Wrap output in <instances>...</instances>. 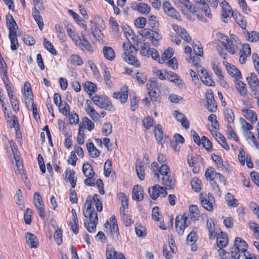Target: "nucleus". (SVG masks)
Listing matches in <instances>:
<instances>
[{"label":"nucleus","mask_w":259,"mask_h":259,"mask_svg":"<svg viewBox=\"0 0 259 259\" xmlns=\"http://www.w3.org/2000/svg\"><path fill=\"white\" fill-rule=\"evenodd\" d=\"M92 198L91 196L87 197L84 206L87 209L83 210V215L85 218H89L90 222L88 224L84 222V225L88 231L90 233L95 231L97 224H98V215L94 208L92 207Z\"/></svg>","instance_id":"1"},{"label":"nucleus","mask_w":259,"mask_h":259,"mask_svg":"<svg viewBox=\"0 0 259 259\" xmlns=\"http://www.w3.org/2000/svg\"><path fill=\"white\" fill-rule=\"evenodd\" d=\"M123 50L124 51V60L128 64L135 66L137 67L141 66V63L137 58L134 56V54L137 53L138 50L134 46H128L123 43L122 45Z\"/></svg>","instance_id":"2"},{"label":"nucleus","mask_w":259,"mask_h":259,"mask_svg":"<svg viewBox=\"0 0 259 259\" xmlns=\"http://www.w3.org/2000/svg\"><path fill=\"white\" fill-rule=\"evenodd\" d=\"M187 219L188 217L185 213L182 215L177 216L176 218V230L180 235L183 234L185 229L190 224L187 222Z\"/></svg>","instance_id":"3"},{"label":"nucleus","mask_w":259,"mask_h":259,"mask_svg":"<svg viewBox=\"0 0 259 259\" xmlns=\"http://www.w3.org/2000/svg\"><path fill=\"white\" fill-rule=\"evenodd\" d=\"M92 100L94 104L100 108L109 110H111L113 108L110 101L106 97L95 96L92 97Z\"/></svg>","instance_id":"4"},{"label":"nucleus","mask_w":259,"mask_h":259,"mask_svg":"<svg viewBox=\"0 0 259 259\" xmlns=\"http://www.w3.org/2000/svg\"><path fill=\"white\" fill-rule=\"evenodd\" d=\"M222 7V19L224 22H227V17L230 16L235 17L236 14H234L231 10V8L225 0H219Z\"/></svg>","instance_id":"5"},{"label":"nucleus","mask_w":259,"mask_h":259,"mask_svg":"<svg viewBox=\"0 0 259 259\" xmlns=\"http://www.w3.org/2000/svg\"><path fill=\"white\" fill-rule=\"evenodd\" d=\"M149 193L153 199H156L158 197H164L167 194L165 190L158 185H155L149 189Z\"/></svg>","instance_id":"6"},{"label":"nucleus","mask_w":259,"mask_h":259,"mask_svg":"<svg viewBox=\"0 0 259 259\" xmlns=\"http://www.w3.org/2000/svg\"><path fill=\"white\" fill-rule=\"evenodd\" d=\"M35 206L38 210L39 217L44 219L45 217L44 204L42 198L38 192H35L33 196Z\"/></svg>","instance_id":"7"},{"label":"nucleus","mask_w":259,"mask_h":259,"mask_svg":"<svg viewBox=\"0 0 259 259\" xmlns=\"http://www.w3.org/2000/svg\"><path fill=\"white\" fill-rule=\"evenodd\" d=\"M231 39H229L227 41L223 42V45L229 53L234 54L237 49V37L233 34L231 35Z\"/></svg>","instance_id":"8"},{"label":"nucleus","mask_w":259,"mask_h":259,"mask_svg":"<svg viewBox=\"0 0 259 259\" xmlns=\"http://www.w3.org/2000/svg\"><path fill=\"white\" fill-rule=\"evenodd\" d=\"M162 7L164 12L168 16L172 18L180 20L179 12L171 6L169 2H164L163 3Z\"/></svg>","instance_id":"9"},{"label":"nucleus","mask_w":259,"mask_h":259,"mask_svg":"<svg viewBox=\"0 0 259 259\" xmlns=\"http://www.w3.org/2000/svg\"><path fill=\"white\" fill-rule=\"evenodd\" d=\"M172 29L178 34L185 41L190 42L191 40V37L190 35L187 33L186 30L176 24H173L171 26Z\"/></svg>","instance_id":"10"},{"label":"nucleus","mask_w":259,"mask_h":259,"mask_svg":"<svg viewBox=\"0 0 259 259\" xmlns=\"http://www.w3.org/2000/svg\"><path fill=\"white\" fill-rule=\"evenodd\" d=\"M113 97L119 99L121 103H125L128 98V88L126 86L123 87L119 92L114 93Z\"/></svg>","instance_id":"11"},{"label":"nucleus","mask_w":259,"mask_h":259,"mask_svg":"<svg viewBox=\"0 0 259 259\" xmlns=\"http://www.w3.org/2000/svg\"><path fill=\"white\" fill-rule=\"evenodd\" d=\"M242 47V49L240 52L239 61L241 64H244L246 61V58L250 55L251 49L249 45L247 44H244Z\"/></svg>","instance_id":"12"},{"label":"nucleus","mask_w":259,"mask_h":259,"mask_svg":"<svg viewBox=\"0 0 259 259\" xmlns=\"http://www.w3.org/2000/svg\"><path fill=\"white\" fill-rule=\"evenodd\" d=\"M91 103V102L89 100L86 101V103L88 105L85 109L86 112L94 121H97L100 118V114L90 105Z\"/></svg>","instance_id":"13"},{"label":"nucleus","mask_w":259,"mask_h":259,"mask_svg":"<svg viewBox=\"0 0 259 259\" xmlns=\"http://www.w3.org/2000/svg\"><path fill=\"white\" fill-rule=\"evenodd\" d=\"M223 63L226 65L227 70L228 73L234 77L236 78H242L240 71L234 65L229 64L226 61H224Z\"/></svg>","instance_id":"14"},{"label":"nucleus","mask_w":259,"mask_h":259,"mask_svg":"<svg viewBox=\"0 0 259 259\" xmlns=\"http://www.w3.org/2000/svg\"><path fill=\"white\" fill-rule=\"evenodd\" d=\"M25 236L27 243L31 248H36L38 246V240L34 234L30 232H27Z\"/></svg>","instance_id":"15"},{"label":"nucleus","mask_w":259,"mask_h":259,"mask_svg":"<svg viewBox=\"0 0 259 259\" xmlns=\"http://www.w3.org/2000/svg\"><path fill=\"white\" fill-rule=\"evenodd\" d=\"M228 240L226 234L221 232L219 234L217 238V247L223 248L228 245Z\"/></svg>","instance_id":"16"},{"label":"nucleus","mask_w":259,"mask_h":259,"mask_svg":"<svg viewBox=\"0 0 259 259\" xmlns=\"http://www.w3.org/2000/svg\"><path fill=\"white\" fill-rule=\"evenodd\" d=\"M196 3L199 4L198 7L204 12L205 16L209 18H211L210 9L209 6L205 3V0H194Z\"/></svg>","instance_id":"17"},{"label":"nucleus","mask_w":259,"mask_h":259,"mask_svg":"<svg viewBox=\"0 0 259 259\" xmlns=\"http://www.w3.org/2000/svg\"><path fill=\"white\" fill-rule=\"evenodd\" d=\"M133 8L143 14H147L150 11V7L145 3H136L133 5Z\"/></svg>","instance_id":"18"},{"label":"nucleus","mask_w":259,"mask_h":259,"mask_svg":"<svg viewBox=\"0 0 259 259\" xmlns=\"http://www.w3.org/2000/svg\"><path fill=\"white\" fill-rule=\"evenodd\" d=\"M242 78H236L234 79V82L235 83V88L238 92L241 95H246L247 90L245 88V84L241 80Z\"/></svg>","instance_id":"19"},{"label":"nucleus","mask_w":259,"mask_h":259,"mask_svg":"<svg viewBox=\"0 0 259 259\" xmlns=\"http://www.w3.org/2000/svg\"><path fill=\"white\" fill-rule=\"evenodd\" d=\"M201 73L202 74L201 79L203 82L207 86H214V82L211 76L206 72L204 68H201Z\"/></svg>","instance_id":"20"},{"label":"nucleus","mask_w":259,"mask_h":259,"mask_svg":"<svg viewBox=\"0 0 259 259\" xmlns=\"http://www.w3.org/2000/svg\"><path fill=\"white\" fill-rule=\"evenodd\" d=\"M143 192V191L141 187L135 185L133 190L132 198L137 201L142 200L144 198Z\"/></svg>","instance_id":"21"},{"label":"nucleus","mask_w":259,"mask_h":259,"mask_svg":"<svg viewBox=\"0 0 259 259\" xmlns=\"http://www.w3.org/2000/svg\"><path fill=\"white\" fill-rule=\"evenodd\" d=\"M248 83L252 90H257L259 87L258 79L255 73H251L250 76L247 78Z\"/></svg>","instance_id":"22"},{"label":"nucleus","mask_w":259,"mask_h":259,"mask_svg":"<svg viewBox=\"0 0 259 259\" xmlns=\"http://www.w3.org/2000/svg\"><path fill=\"white\" fill-rule=\"evenodd\" d=\"M234 245L242 252H246L248 248L247 244L245 241L241 238L238 237L235 239Z\"/></svg>","instance_id":"23"},{"label":"nucleus","mask_w":259,"mask_h":259,"mask_svg":"<svg viewBox=\"0 0 259 259\" xmlns=\"http://www.w3.org/2000/svg\"><path fill=\"white\" fill-rule=\"evenodd\" d=\"M87 148L91 157L95 158L100 155V151L95 147L94 144L92 142H88L87 143Z\"/></svg>","instance_id":"24"},{"label":"nucleus","mask_w":259,"mask_h":259,"mask_svg":"<svg viewBox=\"0 0 259 259\" xmlns=\"http://www.w3.org/2000/svg\"><path fill=\"white\" fill-rule=\"evenodd\" d=\"M104 57L108 60L112 61L115 59V55L113 49L110 47H104L103 48Z\"/></svg>","instance_id":"25"},{"label":"nucleus","mask_w":259,"mask_h":259,"mask_svg":"<svg viewBox=\"0 0 259 259\" xmlns=\"http://www.w3.org/2000/svg\"><path fill=\"white\" fill-rule=\"evenodd\" d=\"M147 39L153 46L156 47L159 45V41L161 39V36L157 31L152 30Z\"/></svg>","instance_id":"26"},{"label":"nucleus","mask_w":259,"mask_h":259,"mask_svg":"<svg viewBox=\"0 0 259 259\" xmlns=\"http://www.w3.org/2000/svg\"><path fill=\"white\" fill-rule=\"evenodd\" d=\"M67 31L68 35L71 37L75 45L77 47L81 46V39L78 35L74 32L71 28H67Z\"/></svg>","instance_id":"27"},{"label":"nucleus","mask_w":259,"mask_h":259,"mask_svg":"<svg viewBox=\"0 0 259 259\" xmlns=\"http://www.w3.org/2000/svg\"><path fill=\"white\" fill-rule=\"evenodd\" d=\"M173 1L176 5L182 4L189 11L193 13H195L196 12L195 7L191 4L189 0H173Z\"/></svg>","instance_id":"28"},{"label":"nucleus","mask_w":259,"mask_h":259,"mask_svg":"<svg viewBox=\"0 0 259 259\" xmlns=\"http://www.w3.org/2000/svg\"><path fill=\"white\" fill-rule=\"evenodd\" d=\"M136 170L139 178L141 180H143L145 178L144 165L143 163L138 160L136 161Z\"/></svg>","instance_id":"29"},{"label":"nucleus","mask_w":259,"mask_h":259,"mask_svg":"<svg viewBox=\"0 0 259 259\" xmlns=\"http://www.w3.org/2000/svg\"><path fill=\"white\" fill-rule=\"evenodd\" d=\"M32 16L37 23L39 28L41 30L44 26L42 18L40 15L38 10L36 8H34L32 10Z\"/></svg>","instance_id":"30"},{"label":"nucleus","mask_w":259,"mask_h":259,"mask_svg":"<svg viewBox=\"0 0 259 259\" xmlns=\"http://www.w3.org/2000/svg\"><path fill=\"white\" fill-rule=\"evenodd\" d=\"M173 55V49L172 48H168L164 51L163 53L162 54L161 59H159L158 62L160 64L163 63L166 60L170 59Z\"/></svg>","instance_id":"31"},{"label":"nucleus","mask_w":259,"mask_h":259,"mask_svg":"<svg viewBox=\"0 0 259 259\" xmlns=\"http://www.w3.org/2000/svg\"><path fill=\"white\" fill-rule=\"evenodd\" d=\"M119 253L115 250L112 245H108L106 250V258L107 259H117Z\"/></svg>","instance_id":"32"},{"label":"nucleus","mask_w":259,"mask_h":259,"mask_svg":"<svg viewBox=\"0 0 259 259\" xmlns=\"http://www.w3.org/2000/svg\"><path fill=\"white\" fill-rule=\"evenodd\" d=\"M66 177L67 179L70 182L72 188H74L76 185V178L75 176V172L73 170H66Z\"/></svg>","instance_id":"33"},{"label":"nucleus","mask_w":259,"mask_h":259,"mask_svg":"<svg viewBox=\"0 0 259 259\" xmlns=\"http://www.w3.org/2000/svg\"><path fill=\"white\" fill-rule=\"evenodd\" d=\"M166 79H168L170 81L174 82L176 84H178L180 86H183L184 83L182 79H181L178 75L173 72H170L167 74V77Z\"/></svg>","instance_id":"34"},{"label":"nucleus","mask_w":259,"mask_h":259,"mask_svg":"<svg viewBox=\"0 0 259 259\" xmlns=\"http://www.w3.org/2000/svg\"><path fill=\"white\" fill-rule=\"evenodd\" d=\"M89 196H91L92 198L91 203L92 205L93 204V203L95 204L97 210L101 212L102 211L103 209V206H102V203L101 202V199H100L99 196L97 194H95L93 197H92L91 195H89ZM89 196H88V197Z\"/></svg>","instance_id":"35"},{"label":"nucleus","mask_w":259,"mask_h":259,"mask_svg":"<svg viewBox=\"0 0 259 259\" xmlns=\"http://www.w3.org/2000/svg\"><path fill=\"white\" fill-rule=\"evenodd\" d=\"M10 146L11 147L12 151L13 153L14 158L16 162V165L18 168H20L21 167H23V165H22L21 163L20 162V157L17 154V149L16 148L15 143H14L13 141H11L10 142Z\"/></svg>","instance_id":"36"},{"label":"nucleus","mask_w":259,"mask_h":259,"mask_svg":"<svg viewBox=\"0 0 259 259\" xmlns=\"http://www.w3.org/2000/svg\"><path fill=\"white\" fill-rule=\"evenodd\" d=\"M151 49L148 42H144L141 45L140 53L141 55L149 58Z\"/></svg>","instance_id":"37"},{"label":"nucleus","mask_w":259,"mask_h":259,"mask_svg":"<svg viewBox=\"0 0 259 259\" xmlns=\"http://www.w3.org/2000/svg\"><path fill=\"white\" fill-rule=\"evenodd\" d=\"M119 198L122 203V206L120 208V213L124 216L125 214V209L128 207L127 199L125 195L123 193L119 194Z\"/></svg>","instance_id":"38"},{"label":"nucleus","mask_w":259,"mask_h":259,"mask_svg":"<svg viewBox=\"0 0 259 259\" xmlns=\"http://www.w3.org/2000/svg\"><path fill=\"white\" fill-rule=\"evenodd\" d=\"M69 62L73 65L81 66L83 64V60L79 55L72 54L70 56Z\"/></svg>","instance_id":"39"},{"label":"nucleus","mask_w":259,"mask_h":259,"mask_svg":"<svg viewBox=\"0 0 259 259\" xmlns=\"http://www.w3.org/2000/svg\"><path fill=\"white\" fill-rule=\"evenodd\" d=\"M216 140L222 145V146L226 150H229L230 148L227 143L226 139L224 136L220 133H216L214 135Z\"/></svg>","instance_id":"40"},{"label":"nucleus","mask_w":259,"mask_h":259,"mask_svg":"<svg viewBox=\"0 0 259 259\" xmlns=\"http://www.w3.org/2000/svg\"><path fill=\"white\" fill-rule=\"evenodd\" d=\"M83 172L87 178L93 177L94 172L90 164L89 163H84L82 166Z\"/></svg>","instance_id":"41"},{"label":"nucleus","mask_w":259,"mask_h":259,"mask_svg":"<svg viewBox=\"0 0 259 259\" xmlns=\"http://www.w3.org/2000/svg\"><path fill=\"white\" fill-rule=\"evenodd\" d=\"M206 224L207 228L209 231V237L211 239H214L215 238V234H214L213 220L211 219H207Z\"/></svg>","instance_id":"42"},{"label":"nucleus","mask_w":259,"mask_h":259,"mask_svg":"<svg viewBox=\"0 0 259 259\" xmlns=\"http://www.w3.org/2000/svg\"><path fill=\"white\" fill-rule=\"evenodd\" d=\"M154 134L158 144H162L163 141V132L161 125H158L155 128Z\"/></svg>","instance_id":"43"},{"label":"nucleus","mask_w":259,"mask_h":259,"mask_svg":"<svg viewBox=\"0 0 259 259\" xmlns=\"http://www.w3.org/2000/svg\"><path fill=\"white\" fill-rule=\"evenodd\" d=\"M191 219L197 220L199 218V211L197 206L192 205L189 207Z\"/></svg>","instance_id":"44"},{"label":"nucleus","mask_w":259,"mask_h":259,"mask_svg":"<svg viewBox=\"0 0 259 259\" xmlns=\"http://www.w3.org/2000/svg\"><path fill=\"white\" fill-rule=\"evenodd\" d=\"M242 111L246 118L251 120V121H256L257 120V116L255 113L251 110L243 109Z\"/></svg>","instance_id":"45"},{"label":"nucleus","mask_w":259,"mask_h":259,"mask_svg":"<svg viewBox=\"0 0 259 259\" xmlns=\"http://www.w3.org/2000/svg\"><path fill=\"white\" fill-rule=\"evenodd\" d=\"M226 200L229 206L235 207L238 206L237 200L230 193H228L226 196Z\"/></svg>","instance_id":"46"},{"label":"nucleus","mask_w":259,"mask_h":259,"mask_svg":"<svg viewBox=\"0 0 259 259\" xmlns=\"http://www.w3.org/2000/svg\"><path fill=\"white\" fill-rule=\"evenodd\" d=\"M162 181V184L164 185L167 189H171L174 185V183L172 178L168 177L167 175L163 177Z\"/></svg>","instance_id":"47"},{"label":"nucleus","mask_w":259,"mask_h":259,"mask_svg":"<svg viewBox=\"0 0 259 259\" xmlns=\"http://www.w3.org/2000/svg\"><path fill=\"white\" fill-rule=\"evenodd\" d=\"M82 120L84 128H87L90 131L94 129L95 126L94 123L89 118L84 117L82 118Z\"/></svg>","instance_id":"48"},{"label":"nucleus","mask_w":259,"mask_h":259,"mask_svg":"<svg viewBox=\"0 0 259 259\" xmlns=\"http://www.w3.org/2000/svg\"><path fill=\"white\" fill-rule=\"evenodd\" d=\"M83 87L86 92H90L89 94H91L92 92H95L97 90L96 85L90 81L85 82Z\"/></svg>","instance_id":"49"},{"label":"nucleus","mask_w":259,"mask_h":259,"mask_svg":"<svg viewBox=\"0 0 259 259\" xmlns=\"http://www.w3.org/2000/svg\"><path fill=\"white\" fill-rule=\"evenodd\" d=\"M44 46L46 49L49 51L52 55H56L57 52L51 42L48 40L46 38L44 39Z\"/></svg>","instance_id":"50"},{"label":"nucleus","mask_w":259,"mask_h":259,"mask_svg":"<svg viewBox=\"0 0 259 259\" xmlns=\"http://www.w3.org/2000/svg\"><path fill=\"white\" fill-rule=\"evenodd\" d=\"M11 41V49L13 51L16 50L19 46L17 35H9Z\"/></svg>","instance_id":"51"},{"label":"nucleus","mask_w":259,"mask_h":259,"mask_svg":"<svg viewBox=\"0 0 259 259\" xmlns=\"http://www.w3.org/2000/svg\"><path fill=\"white\" fill-rule=\"evenodd\" d=\"M154 74L161 80L166 79L167 77L168 72L165 70L155 69L153 70Z\"/></svg>","instance_id":"52"},{"label":"nucleus","mask_w":259,"mask_h":259,"mask_svg":"<svg viewBox=\"0 0 259 259\" xmlns=\"http://www.w3.org/2000/svg\"><path fill=\"white\" fill-rule=\"evenodd\" d=\"M91 23L92 25H91V29L93 36L95 38L99 39L101 37L102 35L101 31L97 28L96 25L95 23H93L92 22H91Z\"/></svg>","instance_id":"53"},{"label":"nucleus","mask_w":259,"mask_h":259,"mask_svg":"<svg viewBox=\"0 0 259 259\" xmlns=\"http://www.w3.org/2000/svg\"><path fill=\"white\" fill-rule=\"evenodd\" d=\"M24 91L25 97L29 98L30 100H32L31 98L32 91L30 84L29 82H26L24 85Z\"/></svg>","instance_id":"54"},{"label":"nucleus","mask_w":259,"mask_h":259,"mask_svg":"<svg viewBox=\"0 0 259 259\" xmlns=\"http://www.w3.org/2000/svg\"><path fill=\"white\" fill-rule=\"evenodd\" d=\"M193 51L196 55L202 56L203 52L202 47L199 42H197L193 46Z\"/></svg>","instance_id":"55"},{"label":"nucleus","mask_w":259,"mask_h":259,"mask_svg":"<svg viewBox=\"0 0 259 259\" xmlns=\"http://www.w3.org/2000/svg\"><path fill=\"white\" fill-rule=\"evenodd\" d=\"M112 162L110 160L108 159L105 163L104 170V174L106 177H109L111 172Z\"/></svg>","instance_id":"56"},{"label":"nucleus","mask_w":259,"mask_h":259,"mask_svg":"<svg viewBox=\"0 0 259 259\" xmlns=\"http://www.w3.org/2000/svg\"><path fill=\"white\" fill-rule=\"evenodd\" d=\"M201 143L203 147L207 151L212 150V145L209 139L205 136L201 138Z\"/></svg>","instance_id":"57"},{"label":"nucleus","mask_w":259,"mask_h":259,"mask_svg":"<svg viewBox=\"0 0 259 259\" xmlns=\"http://www.w3.org/2000/svg\"><path fill=\"white\" fill-rule=\"evenodd\" d=\"M7 26L9 30V35L11 36L12 35H17L18 27L16 22L11 23Z\"/></svg>","instance_id":"58"},{"label":"nucleus","mask_w":259,"mask_h":259,"mask_svg":"<svg viewBox=\"0 0 259 259\" xmlns=\"http://www.w3.org/2000/svg\"><path fill=\"white\" fill-rule=\"evenodd\" d=\"M197 228H194L192 231L187 236V242L193 243L197 240L196 236Z\"/></svg>","instance_id":"59"},{"label":"nucleus","mask_w":259,"mask_h":259,"mask_svg":"<svg viewBox=\"0 0 259 259\" xmlns=\"http://www.w3.org/2000/svg\"><path fill=\"white\" fill-rule=\"evenodd\" d=\"M225 117L229 123H232L234 120V115L232 110L230 108L226 109L224 112Z\"/></svg>","instance_id":"60"},{"label":"nucleus","mask_w":259,"mask_h":259,"mask_svg":"<svg viewBox=\"0 0 259 259\" xmlns=\"http://www.w3.org/2000/svg\"><path fill=\"white\" fill-rule=\"evenodd\" d=\"M135 230L137 235L139 237H143L146 235V230L145 228L141 225L136 224Z\"/></svg>","instance_id":"61"},{"label":"nucleus","mask_w":259,"mask_h":259,"mask_svg":"<svg viewBox=\"0 0 259 259\" xmlns=\"http://www.w3.org/2000/svg\"><path fill=\"white\" fill-rule=\"evenodd\" d=\"M147 22V20L144 17H140L135 21L136 26L139 28L143 29Z\"/></svg>","instance_id":"62"},{"label":"nucleus","mask_w":259,"mask_h":259,"mask_svg":"<svg viewBox=\"0 0 259 259\" xmlns=\"http://www.w3.org/2000/svg\"><path fill=\"white\" fill-rule=\"evenodd\" d=\"M214 169L209 167L206 169L205 172V176L207 180L212 181L214 179Z\"/></svg>","instance_id":"63"},{"label":"nucleus","mask_w":259,"mask_h":259,"mask_svg":"<svg viewBox=\"0 0 259 259\" xmlns=\"http://www.w3.org/2000/svg\"><path fill=\"white\" fill-rule=\"evenodd\" d=\"M240 250L236 246L234 245L230 248V253L231 257L234 259H239L240 254L239 253Z\"/></svg>","instance_id":"64"}]
</instances>
